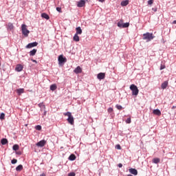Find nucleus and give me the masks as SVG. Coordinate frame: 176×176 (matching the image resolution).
<instances>
[{
	"label": "nucleus",
	"mask_w": 176,
	"mask_h": 176,
	"mask_svg": "<svg viewBox=\"0 0 176 176\" xmlns=\"http://www.w3.org/2000/svg\"><path fill=\"white\" fill-rule=\"evenodd\" d=\"M46 113H47V111L45 110L44 111V115H46Z\"/></svg>",
	"instance_id": "obj_49"
},
{
	"label": "nucleus",
	"mask_w": 176,
	"mask_h": 176,
	"mask_svg": "<svg viewBox=\"0 0 176 176\" xmlns=\"http://www.w3.org/2000/svg\"><path fill=\"white\" fill-rule=\"evenodd\" d=\"M168 86V81H164L162 85H161V88L164 90V89H167V87Z\"/></svg>",
	"instance_id": "obj_14"
},
{
	"label": "nucleus",
	"mask_w": 176,
	"mask_h": 176,
	"mask_svg": "<svg viewBox=\"0 0 176 176\" xmlns=\"http://www.w3.org/2000/svg\"><path fill=\"white\" fill-rule=\"evenodd\" d=\"M116 149H118L119 151H120V149H122V146H120V144H117L116 146Z\"/></svg>",
	"instance_id": "obj_37"
},
{
	"label": "nucleus",
	"mask_w": 176,
	"mask_h": 176,
	"mask_svg": "<svg viewBox=\"0 0 176 176\" xmlns=\"http://www.w3.org/2000/svg\"><path fill=\"white\" fill-rule=\"evenodd\" d=\"M50 89L52 91H54V90L57 89V85L56 84L51 85Z\"/></svg>",
	"instance_id": "obj_20"
},
{
	"label": "nucleus",
	"mask_w": 176,
	"mask_h": 176,
	"mask_svg": "<svg viewBox=\"0 0 176 176\" xmlns=\"http://www.w3.org/2000/svg\"><path fill=\"white\" fill-rule=\"evenodd\" d=\"M153 113L157 115V116H160V115H162V111H160L159 109H156L153 111Z\"/></svg>",
	"instance_id": "obj_12"
},
{
	"label": "nucleus",
	"mask_w": 176,
	"mask_h": 176,
	"mask_svg": "<svg viewBox=\"0 0 176 176\" xmlns=\"http://www.w3.org/2000/svg\"><path fill=\"white\" fill-rule=\"evenodd\" d=\"M38 106L39 107V108H41V109H46V106H45V104H43V102L39 103L38 104Z\"/></svg>",
	"instance_id": "obj_26"
},
{
	"label": "nucleus",
	"mask_w": 176,
	"mask_h": 176,
	"mask_svg": "<svg viewBox=\"0 0 176 176\" xmlns=\"http://www.w3.org/2000/svg\"><path fill=\"white\" fill-rule=\"evenodd\" d=\"M152 10H153V12H157V8H153Z\"/></svg>",
	"instance_id": "obj_43"
},
{
	"label": "nucleus",
	"mask_w": 176,
	"mask_h": 176,
	"mask_svg": "<svg viewBox=\"0 0 176 176\" xmlns=\"http://www.w3.org/2000/svg\"><path fill=\"white\" fill-rule=\"evenodd\" d=\"M164 68H166V65H161L160 69V71H162V69H164Z\"/></svg>",
	"instance_id": "obj_38"
},
{
	"label": "nucleus",
	"mask_w": 176,
	"mask_h": 176,
	"mask_svg": "<svg viewBox=\"0 0 176 176\" xmlns=\"http://www.w3.org/2000/svg\"><path fill=\"white\" fill-rule=\"evenodd\" d=\"M8 27L10 30H13V28H14V26H13V23H9Z\"/></svg>",
	"instance_id": "obj_30"
},
{
	"label": "nucleus",
	"mask_w": 176,
	"mask_h": 176,
	"mask_svg": "<svg viewBox=\"0 0 176 176\" xmlns=\"http://www.w3.org/2000/svg\"><path fill=\"white\" fill-rule=\"evenodd\" d=\"M74 72H75L76 74H82V68L80 66H78L76 69H74Z\"/></svg>",
	"instance_id": "obj_13"
},
{
	"label": "nucleus",
	"mask_w": 176,
	"mask_h": 176,
	"mask_svg": "<svg viewBox=\"0 0 176 176\" xmlns=\"http://www.w3.org/2000/svg\"><path fill=\"white\" fill-rule=\"evenodd\" d=\"M173 24H176V20L173 21Z\"/></svg>",
	"instance_id": "obj_47"
},
{
	"label": "nucleus",
	"mask_w": 176,
	"mask_h": 176,
	"mask_svg": "<svg viewBox=\"0 0 176 176\" xmlns=\"http://www.w3.org/2000/svg\"><path fill=\"white\" fill-rule=\"evenodd\" d=\"M63 115H64L65 116H68V118L72 116V113H71V112H69V111H67V112H66V113H64Z\"/></svg>",
	"instance_id": "obj_28"
},
{
	"label": "nucleus",
	"mask_w": 176,
	"mask_h": 176,
	"mask_svg": "<svg viewBox=\"0 0 176 176\" xmlns=\"http://www.w3.org/2000/svg\"><path fill=\"white\" fill-rule=\"evenodd\" d=\"M35 129H36V130H38V131H41L42 130V126H41V125H36V126H35Z\"/></svg>",
	"instance_id": "obj_32"
},
{
	"label": "nucleus",
	"mask_w": 176,
	"mask_h": 176,
	"mask_svg": "<svg viewBox=\"0 0 176 176\" xmlns=\"http://www.w3.org/2000/svg\"><path fill=\"white\" fill-rule=\"evenodd\" d=\"M40 176H46V175L45 173H42Z\"/></svg>",
	"instance_id": "obj_46"
},
{
	"label": "nucleus",
	"mask_w": 176,
	"mask_h": 176,
	"mask_svg": "<svg viewBox=\"0 0 176 176\" xmlns=\"http://www.w3.org/2000/svg\"><path fill=\"white\" fill-rule=\"evenodd\" d=\"M176 108V106H173L172 107V109H175Z\"/></svg>",
	"instance_id": "obj_48"
},
{
	"label": "nucleus",
	"mask_w": 176,
	"mask_h": 176,
	"mask_svg": "<svg viewBox=\"0 0 176 176\" xmlns=\"http://www.w3.org/2000/svg\"><path fill=\"white\" fill-rule=\"evenodd\" d=\"M118 166L120 168H122V167H123V164H118Z\"/></svg>",
	"instance_id": "obj_42"
},
{
	"label": "nucleus",
	"mask_w": 176,
	"mask_h": 176,
	"mask_svg": "<svg viewBox=\"0 0 176 176\" xmlns=\"http://www.w3.org/2000/svg\"><path fill=\"white\" fill-rule=\"evenodd\" d=\"M19 144H14L13 146H12V149L13 151H19Z\"/></svg>",
	"instance_id": "obj_29"
},
{
	"label": "nucleus",
	"mask_w": 176,
	"mask_h": 176,
	"mask_svg": "<svg viewBox=\"0 0 176 176\" xmlns=\"http://www.w3.org/2000/svg\"><path fill=\"white\" fill-rule=\"evenodd\" d=\"M153 3V0H148V5H152Z\"/></svg>",
	"instance_id": "obj_41"
},
{
	"label": "nucleus",
	"mask_w": 176,
	"mask_h": 176,
	"mask_svg": "<svg viewBox=\"0 0 176 176\" xmlns=\"http://www.w3.org/2000/svg\"><path fill=\"white\" fill-rule=\"evenodd\" d=\"M126 123L130 124V123H131V118H128L126 120Z\"/></svg>",
	"instance_id": "obj_34"
},
{
	"label": "nucleus",
	"mask_w": 176,
	"mask_h": 176,
	"mask_svg": "<svg viewBox=\"0 0 176 176\" xmlns=\"http://www.w3.org/2000/svg\"><path fill=\"white\" fill-rule=\"evenodd\" d=\"M41 17L43 19H45V20H49V19H50V16H49V15L46 13L41 14Z\"/></svg>",
	"instance_id": "obj_17"
},
{
	"label": "nucleus",
	"mask_w": 176,
	"mask_h": 176,
	"mask_svg": "<svg viewBox=\"0 0 176 176\" xmlns=\"http://www.w3.org/2000/svg\"><path fill=\"white\" fill-rule=\"evenodd\" d=\"M8 139H6V138H3V139H1V144H3V145H6V144H8Z\"/></svg>",
	"instance_id": "obj_24"
},
{
	"label": "nucleus",
	"mask_w": 176,
	"mask_h": 176,
	"mask_svg": "<svg viewBox=\"0 0 176 176\" xmlns=\"http://www.w3.org/2000/svg\"><path fill=\"white\" fill-rule=\"evenodd\" d=\"M155 39V36L153 33L146 32L143 34V40L146 41V42H151V41H153Z\"/></svg>",
	"instance_id": "obj_1"
},
{
	"label": "nucleus",
	"mask_w": 176,
	"mask_h": 176,
	"mask_svg": "<svg viewBox=\"0 0 176 176\" xmlns=\"http://www.w3.org/2000/svg\"><path fill=\"white\" fill-rule=\"evenodd\" d=\"M107 111L109 112V113H112V112H113V109L112 107H109Z\"/></svg>",
	"instance_id": "obj_35"
},
{
	"label": "nucleus",
	"mask_w": 176,
	"mask_h": 176,
	"mask_svg": "<svg viewBox=\"0 0 176 176\" xmlns=\"http://www.w3.org/2000/svg\"><path fill=\"white\" fill-rule=\"evenodd\" d=\"M22 34L24 36H28V34H30V30L27 29V25L22 24L21 25Z\"/></svg>",
	"instance_id": "obj_3"
},
{
	"label": "nucleus",
	"mask_w": 176,
	"mask_h": 176,
	"mask_svg": "<svg viewBox=\"0 0 176 176\" xmlns=\"http://www.w3.org/2000/svg\"><path fill=\"white\" fill-rule=\"evenodd\" d=\"M117 25L118 27H119V28H128V27L130 26V23H123V21H120L119 22H118Z\"/></svg>",
	"instance_id": "obj_5"
},
{
	"label": "nucleus",
	"mask_w": 176,
	"mask_h": 176,
	"mask_svg": "<svg viewBox=\"0 0 176 176\" xmlns=\"http://www.w3.org/2000/svg\"><path fill=\"white\" fill-rule=\"evenodd\" d=\"M56 10H57V12H58L59 13H61V8H60V7H57L56 8Z\"/></svg>",
	"instance_id": "obj_40"
},
{
	"label": "nucleus",
	"mask_w": 176,
	"mask_h": 176,
	"mask_svg": "<svg viewBox=\"0 0 176 176\" xmlns=\"http://www.w3.org/2000/svg\"><path fill=\"white\" fill-rule=\"evenodd\" d=\"M129 171L131 174H133V175H138V170L135 168H131Z\"/></svg>",
	"instance_id": "obj_9"
},
{
	"label": "nucleus",
	"mask_w": 176,
	"mask_h": 176,
	"mask_svg": "<svg viewBox=\"0 0 176 176\" xmlns=\"http://www.w3.org/2000/svg\"><path fill=\"white\" fill-rule=\"evenodd\" d=\"M36 145V146H40V148H42L44 145H46V140H41L40 142H37Z\"/></svg>",
	"instance_id": "obj_8"
},
{
	"label": "nucleus",
	"mask_w": 176,
	"mask_h": 176,
	"mask_svg": "<svg viewBox=\"0 0 176 176\" xmlns=\"http://www.w3.org/2000/svg\"><path fill=\"white\" fill-rule=\"evenodd\" d=\"M130 90L132 91V96H138V93H140L138 87L134 84L131 85Z\"/></svg>",
	"instance_id": "obj_2"
},
{
	"label": "nucleus",
	"mask_w": 176,
	"mask_h": 176,
	"mask_svg": "<svg viewBox=\"0 0 176 176\" xmlns=\"http://www.w3.org/2000/svg\"><path fill=\"white\" fill-rule=\"evenodd\" d=\"M129 5V0H124L121 2V6H127Z\"/></svg>",
	"instance_id": "obj_23"
},
{
	"label": "nucleus",
	"mask_w": 176,
	"mask_h": 176,
	"mask_svg": "<svg viewBox=\"0 0 176 176\" xmlns=\"http://www.w3.org/2000/svg\"><path fill=\"white\" fill-rule=\"evenodd\" d=\"M59 65H64L67 63V58L64 57L63 55H60L58 58Z\"/></svg>",
	"instance_id": "obj_4"
},
{
	"label": "nucleus",
	"mask_w": 176,
	"mask_h": 176,
	"mask_svg": "<svg viewBox=\"0 0 176 176\" xmlns=\"http://www.w3.org/2000/svg\"><path fill=\"white\" fill-rule=\"evenodd\" d=\"M116 108H117L118 111H122V109H123V107H122V105H120V104H116Z\"/></svg>",
	"instance_id": "obj_31"
},
{
	"label": "nucleus",
	"mask_w": 176,
	"mask_h": 176,
	"mask_svg": "<svg viewBox=\"0 0 176 176\" xmlns=\"http://www.w3.org/2000/svg\"><path fill=\"white\" fill-rule=\"evenodd\" d=\"M75 175H76L75 173H74V172L69 173L68 174V176H75Z\"/></svg>",
	"instance_id": "obj_39"
},
{
	"label": "nucleus",
	"mask_w": 176,
	"mask_h": 176,
	"mask_svg": "<svg viewBox=\"0 0 176 176\" xmlns=\"http://www.w3.org/2000/svg\"><path fill=\"white\" fill-rule=\"evenodd\" d=\"M36 52H37L36 49H33L32 50H31V51L30 52V56H35V54H36Z\"/></svg>",
	"instance_id": "obj_19"
},
{
	"label": "nucleus",
	"mask_w": 176,
	"mask_h": 176,
	"mask_svg": "<svg viewBox=\"0 0 176 176\" xmlns=\"http://www.w3.org/2000/svg\"><path fill=\"white\" fill-rule=\"evenodd\" d=\"M85 5H86V1L85 0H80L77 3L78 8H83Z\"/></svg>",
	"instance_id": "obj_7"
},
{
	"label": "nucleus",
	"mask_w": 176,
	"mask_h": 176,
	"mask_svg": "<svg viewBox=\"0 0 176 176\" xmlns=\"http://www.w3.org/2000/svg\"><path fill=\"white\" fill-rule=\"evenodd\" d=\"M76 159V156H75V155L72 154L69 155V160H70L71 162H74V160H75Z\"/></svg>",
	"instance_id": "obj_22"
},
{
	"label": "nucleus",
	"mask_w": 176,
	"mask_h": 176,
	"mask_svg": "<svg viewBox=\"0 0 176 176\" xmlns=\"http://www.w3.org/2000/svg\"><path fill=\"white\" fill-rule=\"evenodd\" d=\"M152 162L154 164H158V163H160V158H153Z\"/></svg>",
	"instance_id": "obj_21"
},
{
	"label": "nucleus",
	"mask_w": 176,
	"mask_h": 176,
	"mask_svg": "<svg viewBox=\"0 0 176 176\" xmlns=\"http://www.w3.org/2000/svg\"><path fill=\"white\" fill-rule=\"evenodd\" d=\"M73 40L75 41V42H79V41H80V38H79V36H78V34H75L74 37H73Z\"/></svg>",
	"instance_id": "obj_18"
},
{
	"label": "nucleus",
	"mask_w": 176,
	"mask_h": 176,
	"mask_svg": "<svg viewBox=\"0 0 176 176\" xmlns=\"http://www.w3.org/2000/svg\"><path fill=\"white\" fill-rule=\"evenodd\" d=\"M32 62H33V63H36V60H32Z\"/></svg>",
	"instance_id": "obj_50"
},
{
	"label": "nucleus",
	"mask_w": 176,
	"mask_h": 176,
	"mask_svg": "<svg viewBox=\"0 0 176 176\" xmlns=\"http://www.w3.org/2000/svg\"><path fill=\"white\" fill-rule=\"evenodd\" d=\"M38 46V42L35 41L33 43H30L26 45V49H31L32 47H35Z\"/></svg>",
	"instance_id": "obj_6"
},
{
	"label": "nucleus",
	"mask_w": 176,
	"mask_h": 176,
	"mask_svg": "<svg viewBox=\"0 0 176 176\" xmlns=\"http://www.w3.org/2000/svg\"><path fill=\"white\" fill-rule=\"evenodd\" d=\"M76 34L77 35H82V28L80 27H78L76 28Z\"/></svg>",
	"instance_id": "obj_16"
},
{
	"label": "nucleus",
	"mask_w": 176,
	"mask_h": 176,
	"mask_svg": "<svg viewBox=\"0 0 176 176\" xmlns=\"http://www.w3.org/2000/svg\"><path fill=\"white\" fill-rule=\"evenodd\" d=\"M21 170H23V165L20 164L16 167V171L20 172Z\"/></svg>",
	"instance_id": "obj_25"
},
{
	"label": "nucleus",
	"mask_w": 176,
	"mask_h": 176,
	"mask_svg": "<svg viewBox=\"0 0 176 176\" xmlns=\"http://www.w3.org/2000/svg\"><path fill=\"white\" fill-rule=\"evenodd\" d=\"M0 119L1 120H3V119H5V114L3 113L0 114Z\"/></svg>",
	"instance_id": "obj_33"
},
{
	"label": "nucleus",
	"mask_w": 176,
	"mask_h": 176,
	"mask_svg": "<svg viewBox=\"0 0 176 176\" xmlns=\"http://www.w3.org/2000/svg\"><path fill=\"white\" fill-rule=\"evenodd\" d=\"M16 155H21V151L16 152Z\"/></svg>",
	"instance_id": "obj_45"
},
{
	"label": "nucleus",
	"mask_w": 176,
	"mask_h": 176,
	"mask_svg": "<svg viewBox=\"0 0 176 176\" xmlns=\"http://www.w3.org/2000/svg\"><path fill=\"white\" fill-rule=\"evenodd\" d=\"M97 78L99 79V80H102V79H104L105 78V73H99L97 75Z\"/></svg>",
	"instance_id": "obj_11"
},
{
	"label": "nucleus",
	"mask_w": 176,
	"mask_h": 176,
	"mask_svg": "<svg viewBox=\"0 0 176 176\" xmlns=\"http://www.w3.org/2000/svg\"><path fill=\"white\" fill-rule=\"evenodd\" d=\"M23 67L21 65V64H18L15 67V71L17 72H21L23 71Z\"/></svg>",
	"instance_id": "obj_10"
},
{
	"label": "nucleus",
	"mask_w": 176,
	"mask_h": 176,
	"mask_svg": "<svg viewBox=\"0 0 176 176\" xmlns=\"http://www.w3.org/2000/svg\"><path fill=\"white\" fill-rule=\"evenodd\" d=\"M68 123H69L70 124H74V116H71L70 117H68V118L67 119Z\"/></svg>",
	"instance_id": "obj_15"
},
{
	"label": "nucleus",
	"mask_w": 176,
	"mask_h": 176,
	"mask_svg": "<svg viewBox=\"0 0 176 176\" xmlns=\"http://www.w3.org/2000/svg\"><path fill=\"white\" fill-rule=\"evenodd\" d=\"M98 1L102 3L103 2H105V0H98Z\"/></svg>",
	"instance_id": "obj_44"
},
{
	"label": "nucleus",
	"mask_w": 176,
	"mask_h": 176,
	"mask_svg": "<svg viewBox=\"0 0 176 176\" xmlns=\"http://www.w3.org/2000/svg\"><path fill=\"white\" fill-rule=\"evenodd\" d=\"M16 93H18V94H23V93H24V89H18L16 90Z\"/></svg>",
	"instance_id": "obj_27"
},
{
	"label": "nucleus",
	"mask_w": 176,
	"mask_h": 176,
	"mask_svg": "<svg viewBox=\"0 0 176 176\" xmlns=\"http://www.w3.org/2000/svg\"><path fill=\"white\" fill-rule=\"evenodd\" d=\"M11 163L12 164H16V163H17V160L13 159L12 160H11Z\"/></svg>",
	"instance_id": "obj_36"
}]
</instances>
